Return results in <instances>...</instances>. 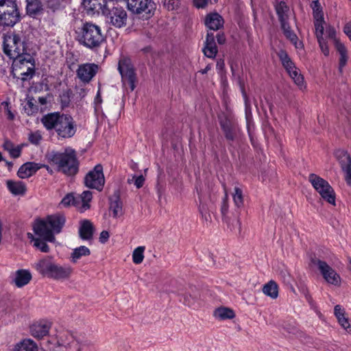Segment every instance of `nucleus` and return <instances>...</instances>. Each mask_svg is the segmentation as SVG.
Returning a JSON list of instances; mask_svg holds the SVG:
<instances>
[{"instance_id":"nucleus-1","label":"nucleus","mask_w":351,"mask_h":351,"mask_svg":"<svg viewBox=\"0 0 351 351\" xmlns=\"http://www.w3.org/2000/svg\"><path fill=\"white\" fill-rule=\"evenodd\" d=\"M40 122L47 131L54 130L58 140L71 138L77 131V124L69 114L49 112L43 116Z\"/></svg>"},{"instance_id":"nucleus-2","label":"nucleus","mask_w":351,"mask_h":351,"mask_svg":"<svg viewBox=\"0 0 351 351\" xmlns=\"http://www.w3.org/2000/svg\"><path fill=\"white\" fill-rule=\"evenodd\" d=\"M45 158L51 165L56 167L57 172L68 177L74 176L79 171L80 162L77 153L71 147H66L63 152H48L45 154Z\"/></svg>"},{"instance_id":"nucleus-3","label":"nucleus","mask_w":351,"mask_h":351,"mask_svg":"<svg viewBox=\"0 0 351 351\" xmlns=\"http://www.w3.org/2000/svg\"><path fill=\"white\" fill-rule=\"evenodd\" d=\"M75 34V40L78 43L93 51H97L106 42V37L101 27L91 21L82 22Z\"/></svg>"},{"instance_id":"nucleus-4","label":"nucleus","mask_w":351,"mask_h":351,"mask_svg":"<svg viewBox=\"0 0 351 351\" xmlns=\"http://www.w3.org/2000/svg\"><path fill=\"white\" fill-rule=\"evenodd\" d=\"M66 217L63 214L49 215L45 218H38L33 223V230L36 235L48 242H54L55 234H59L65 224Z\"/></svg>"},{"instance_id":"nucleus-5","label":"nucleus","mask_w":351,"mask_h":351,"mask_svg":"<svg viewBox=\"0 0 351 351\" xmlns=\"http://www.w3.org/2000/svg\"><path fill=\"white\" fill-rule=\"evenodd\" d=\"M34 268L43 277L58 281L67 280L73 274V269L71 266L58 264L50 256L40 259L35 263Z\"/></svg>"},{"instance_id":"nucleus-6","label":"nucleus","mask_w":351,"mask_h":351,"mask_svg":"<svg viewBox=\"0 0 351 351\" xmlns=\"http://www.w3.org/2000/svg\"><path fill=\"white\" fill-rule=\"evenodd\" d=\"M30 43L14 32H8L3 36V51L10 59L15 60L34 51L29 47Z\"/></svg>"},{"instance_id":"nucleus-7","label":"nucleus","mask_w":351,"mask_h":351,"mask_svg":"<svg viewBox=\"0 0 351 351\" xmlns=\"http://www.w3.org/2000/svg\"><path fill=\"white\" fill-rule=\"evenodd\" d=\"M35 51L28 53L22 58L12 60L11 73L14 78L23 82L31 80L35 75Z\"/></svg>"},{"instance_id":"nucleus-8","label":"nucleus","mask_w":351,"mask_h":351,"mask_svg":"<svg viewBox=\"0 0 351 351\" xmlns=\"http://www.w3.org/2000/svg\"><path fill=\"white\" fill-rule=\"evenodd\" d=\"M21 20L16 0H0V25L12 27Z\"/></svg>"},{"instance_id":"nucleus-9","label":"nucleus","mask_w":351,"mask_h":351,"mask_svg":"<svg viewBox=\"0 0 351 351\" xmlns=\"http://www.w3.org/2000/svg\"><path fill=\"white\" fill-rule=\"evenodd\" d=\"M274 8L284 35L296 48H299L300 47L298 45V38L291 29L289 23V6L283 1H278V0H276Z\"/></svg>"},{"instance_id":"nucleus-10","label":"nucleus","mask_w":351,"mask_h":351,"mask_svg":"<svg viewBox=\"0 0 351 351\" xmlns=\"http://www.w3.org/2000/svg\"><path fill=\"white\" fill-rule=\"evenodd\" d=\"M308 181L322 198L328 203L333 206L335 205V193L327 180L315 173H311L308 176Z\"/></svg>"},{"instance_id":"nucleus-11","label":"nucleus","mask_w":351,"mask_h":351,"mask_svg":"<svg viewBox=\"0 0 351 351\" xmlns=\"http://www.w3.org/2000/svg\"><path fill=\"white\" fill-rule=\"evenodd\" d=\"M118 70L121 75L123 84H128L130 90L133 91L136 88L137 77L131 60L128 57L121 58L118 63Z\"/></svg>"},{"instance_id":"nucleus-12","label":"nucleus","mask_w":351,"mask_h":351,"mask_svg":"<svg viewBox=\"0 0 351 351\" xmlns=\"http://www.w3.org/2000/svg\"><path fill=\"white\" fill-rule=\"evenodd\" d=\"M103 14L106 16L107 21L117 28L125 27L127 24L128 14L121 6H113L105 8Z\"/></svg>"},{"instance_id":"nucleus-13","label":"nucleus","mask_w":351,"mask_h":351,"mask_svg":"<svg viewBox=\"0 0 351 351\" xmlns=\"http://www.w3.org/2000/svg\"><path fill=\"white\" fill-rule=\"evenodd\" d=\"M84 182L86 187L101 191L105 184L102 165L98 164L88 171L84 177Z\"/></svg>"},{"instance_id":"nucleus-14","label":"nucleus","mask_w":351,"mask_h":351,"mask_svg":"<svg viewBox=\"0 0 351 351\" xmlns=\"http://www.w3.org/2000/svg\"><path fill=\"white\" fill-rule=\"evenodd\" d=\"M311 262L316 265L324 280L329 284L340 286L341 277L326 262L318 258H313Z\"/></svg>"},{"instance_id":"nucleus-15","label":"nucleus","mask_w":351,"mask_h":351,"mask_svg":"<svg viewBox=\"0 0 351 351\" xmlns=\"http://www.w3.org/2000/svg\"><path fill=\"white\" fill-rule=\"evenodd\" d=\"M99 66L95 63H84L78 66L76 75L84 84L90 83L99 72Z\"/></svg>"},{"instance_id":"nucleus-16","label":"nucleus","mask_w":351,"mask_h":351,"mask_svg":"<svg viewBox=\"0 0 351 351\" xmlns=\"http://www.w3.org/2000/svg\"><path fill=\"white\" fill-rule=\"evenodd\" d=\"M334 156L345 173L346 183L351 185V156L347 151L341 149H337Z\"/></svg>"},{"instance_id":"nucleus-17","label":"nucleus","mask_w":351,"mask_h":351,"mask_svg":"<svg viewBox=\"0 0 351 351\" xmlns=\"http://www.w3.org/2000/svg\"><path fill=\"white\" fill-rule=\"evenodd\" d=\"M219 122L226 139L232 145L237 136L236 125L226 117H219Z\"/></svg>"},{"instance_id":"nucleus-18","label":"nucleus","mask_w":351,"mask_h":351,"mask_svg":"<svg viewBox=\"0 0 351 351\" xmlns=\"http://www.w3.org/2000/svg\"><path fill=\"white\" fill-rule=\"evenodd\" d=\"M109 210L112 212L113 218H118L123 215V202L121 199V191L117 189L112 195L108 197Z\"/></svg>"},{"instance_id":"nucleus-19","label":"nucleus","mask_w":351,"mask_h":351,"mask_svg":"<svg viewBox=\"0 0 351 351\" xmlns=\"http://www.w3.org/2000/svg\"><path fill=\"white\" fill-rule=\"evenodd\" d=\"M95 227L88 219H83L80 221L79 237L82 240L91 242L93 240Z\"/></svg>"},{"instance_id":"nucleus-20","label":"nucleus","mask_w":351,"mask_h":351,"mask_svg":"<svg viewBox=\"0 0 351 351\" xmlns=\"http://www.w3.org/2000/svg\"><path fill=\"white\" fill-rule=\"evenodd\" d=\"M224 20L217 12L208 14L204 20L206 27L210 30L217 31L223 27Z\"/></svg>"},{"instance_id":"nucleus-21","label":"nucleus","mask_w":351,"mask_h":351,"mask_svg":"<svg viewBox=\"0 0 351 351\" xmlns=\"http://www.w3.org/2000/svg\"><path fill=\"white\" fill-rule=\"evenodd\" d=\"M202 51L207 58H215L218 52V48L215 43L214 34L213 32L207 33L206 40L204 42V47Z\"/></svg>"},{"instance_id":"nucleus-22","label":"nucleus","mask_w":351,"mask_h":351,"mask_svg":"<svg viewBox=\"0 0 351 351\" xmlns=\"http://www.w3.org/2000/svg\"><path fill=\"white\" fill-rule=\"evenodd\" d=\"M40 169H41L40 163L27 162L20 167L17 176L21 179L28 178L36 173Z\"/></svg>"},{"instance_id":"nucleus-23","label":"nucleus","mask_w":351,"mask_h":351,"mask_svg":"<svg viewBox=\"0 0 351 351\" xmlns=\"http://www.w3.org/2000/svg\"><path fill=\"white\" fill-rule=\"evenodd\" d=\"M26 13L32 18H36L43 13V5L41 0H26Z\"/></svg>"},{"instance_id":"nucleus-24","label":"nucleus","mask_w":351,"mask_h":351,"mask_svg":"<svg viewBox=\"0 0 351 351\" xmlns=\"http://www.w3.org/2000/svg\"><path fill=\"white\" fill-rule=\"evenodd\" d=\"M32 278L30 271L27 269H19L15 272L12 282L18 287L21 288L27 285Z\"/></svg>"},{"instance_id":"nucleus-25","label":"nucleus","mask_w":351,"mask_h":351,"mask_svg":"<svg viewBox=\"0 0 351 351\" xmlns=\"http://www.w3.org/2000/svg\"><path fill=\"white\" fill-rule=\"evenodd\" d=\"M82 4L84 9L93 12H99L101 10L103 13L104 9L108 6L107 1L101 0H83Z\"/></svg>"},{"instance_id":"nucleus-26","label":"nucleus","mask_w":351,"mask_h":351,"mask_svg":"<svg viewBox=\"0 0 351 351\" xmlns=\"http://www.w3.org/2000/svg\"><path fill=\"white\" fill-rule=\"evenodd\" d=\"M6 184L9 191L14 195H23L26 193V185L22 181L8 180L6 182Z\"/></svg>"},{"instance_id":"nucleus-27","label":"nucleus","mask_w":351,"mask_h":351,"mask_svg":"<svg viewBox=\"0 0 351 351\" xmlns=\"http://www.w3.org/2000/svg\"><path fill=\"white\" fill-rule=\"evenodd\" d=\"M38 346L30 339H25L17 343L13 351H38Z\"/></svg>"},{"instance_id":"nucleus-28","label":"nucleus","mask_w":351,"mask_h":351,"mask_svg":"<svg viewBox=\"0 0 351 351\" xmlns=\"http://www.w3.org/2000/svg\"><path fill=\"white\" fill-rule=\"evenodd\" d=\"M334 313L338 320V322L343 329H348L350 327L349 319L345 316V310L342 308L339 304L335 306Z\"/></svg>"},{"instance_id":"nucleus-29","label":"nucleus","mask_w":351,"mask_h":351,"mask_svg":"<svg viewBox=\"0 0 351 351\" xmlns=\"http://www.w3.org/2000/svg\"><path fill=\"white\" fill-rule=\"evenodd\" d=\"M335 48L340 55L339 71V73H342L343 68L346 65L348 59L347 49L345 45L341 43H337V47Z\"/></svg>"},{"instance_id":"nucleus-30","label":"nucleus","mask_w":351,"mask_h":351,"mask_svg":"<svg viewBox=\"0 0 351 351\" xmlns=\"http://www.w3.org/2000/svg\"><path fill=\"white\" fill-rule=\"evenodd\" d=\"M277 55L283 66L287 72L293 69L295 66L294 62L291 60L287 52L285 50L280 49Z\"/></svg>"},{"instance_id":"nucleus-31","label":"nucleus","mask_w":351,"mask_h":351,"mask_svg":"<svg viewBox=\"0 0 351 351\" xmlns=\"http://www.w3.org/2000/svg\"><path fill=\"white\" fill-rule=\"evenodd\" d=\"M263 292L271 298L276 299L278 296V286L275 281L270 280L263 286Z\"/></svg>"},{"instance_id":"nucleus-32","label":"nucleus","mask_w":351,"mask_h":351,"mask_svg":"<svg viewBox=\"0 0 351 351\" xmlns=\"http://www.w3.org/2000/svg\"><path fill=\"white\" fill-rule=\"evenodd\" d=\"M214 316L221 320L232 319L235 316L234 311L228 307H219L214 311Z\"/></svg>"},{"instance_id":"nucleus-33","label":"nucleus","mask_w":351,"mask_h":351,"mask_svg":"<svg viewBox=\"0 0 351 351\" xmlns=\"http://www.w3.org/2000/svg\"><path fill=\"white\" fill-rule=\"evenodd\" d=\"M77 198L80 199V204L82 203L81 206L79 207L81 212H84L90 208V205L89 202L93 198V193L91 191H85L79 197H77Z\"/></svg>"},{"instance_id":"nucleus-34","label":"nucleus","mask_w":351,"mask_h":351,"mask_svg":"<svg viewBox=\"0 0 351 351\" xmlns=\"http://www.w3.org/2000/svg\"><path fill=\"white\" fill-rule=\"evenodd\" d=\"M90 254V250L84 245H81L73 250L71 255V261L73 263H76L81 257L89 256Z\"/></svg>"},{"instance_id":"nucleus-35","label":"nucleus","mask_w":351,"mask_h":351,"mask_svg":"<svg viewBox=\"0 0 351 351\" xmlns=\"http://www.w3.org/2000/svg\"><path fill=\"white\" fill-rule=\"evenodd\" d=\"M71 0H47V8L52 12L64 8L71 3Z\"/></svg>"},{"instance_id":"nucleus-36","label":"nucleus","mask_w":351,"mask_h":351,"mask_svg":"<svg viewBox=\"0 0 351 351\" xmlns=\"http://www.w3.org/2000/svg\"><path fill=\"white\" fill-rule=\"evenodd\" d=\"M27 237L34 241V245L42 252L47 253L49 252V247L46 243L47 241H45L40 237L35 238L31 233H28Z\"/></svg>"},{"instance_id":"nucleus-37","label":"nucleus","mask_w":351,"mask_h":351,"mask_svg":"<svg viewBox=\"0 0 351 351\" xmlns=\"http://www.w3.org/2000/svg\"><path fill=\"white\" fill-rule=\"evenodd\" d=\"M73 95V91L70 88L64 90L61 93L60 95V104L62 109L69 106Z\"/></svg>"},{"instance_id":"nucleus-38","label":"nucleus","mask_w":351,"mask_h":351,"mask_svg":"<svg viewBox=\"0 0 351 351\" xmlns=\"http://www.w3.org/2000/svg\"><path fill=\"white\" fill-rule=\"evenodd\" d=\"M60 204L64 207L73 205L75 207H80V199L74 197L72 193L66 195L60 202Z\"/></svg>"},{"instance_id":"nucleus-39","label":"nucleus","mask_w":351,"mask_h":351,"mask_svg":"<svg viewBox=\"0 0 351 351\" xmlns=\"http://www.w3.org/2000/svg\"><path fill=\"white\" fill-rule=\"evenodd\" d=\"M325 23L324 19H314V26L315 29V34L317 38L324 37V24Z\"/></svg>"},{"instance_id":"nucleus-40","label":"nucleus","mask_w":351,"mask_h":351,"mask_svg":"<svg viewBox=\"0 0 351 351\" xmlns=\"http://www.w3.org/2000/svg\"><path fill=\"white\" fill-rule=\"evenodd\" d=\"M34 99L33 97L29 98L26 105L24 106L25 112L27 115H32L38 112L39 108L38 106L34 102Z\"/></svg>"},{"instance_id":"nucleus-41","label":"nucleus","mask_w":351,"mask_h":351,"mask_svg":"<svg viewBox=\"0 0 351 351\" xmlns=\"http://www.w3.org/2000/svg\"><path fill=\"white\" fill-rule=\"evenodd\" d=\"M53 323L47 319H40L34 322L30 326V329H50L52 327Z\"/></svg>"},{"instance_id":"nucleus-42","label":"nucleus","mask_w":351,"mask_h":351,"mask_svg":"<svg viewBox=\"0 0 351 351\" xmlns=\"http://www.w3.org/2000/svg\"><path fill=\"white\" fill-rule=\"evenodd\" d=\"M144 246H139L133 251L132 261L135 264H140L143 262L144 258Z\"/></svg>"},{"instance_id":"nucleus-43","label":"nucleus","mask_w":351,"mask_h":351,"mask_svg":"<svg viewBox=\"0 0 351 351\" xmlns=\"http://www.w3.org/2000/svg\"><path fill=\"white\" fill-rule=\"evenodd\" d=\"M233 201L237 208H240L243 205V191L239 187H234Z\"/></svg>"},{"instance_id":"nucleus-44","label":"nucleus","mask_w":351,"mask_h":351,"mask_svg":"<svg viewBox=\"0 0 351 351\" xmlns=\"http://www.w3.org/2000/svg\"><path fill=\"white\" fill-rule=\"evenodd\" d=\"M287 73L298 86H301L303 85L304 77L300 73H299L298 69L296 67H295L291 71H289V72Z\"/></svg>"},{"instance_id":"nucleus-45","label":"nucleus","mask_w":351,"mask_h":351,"mask_svg":"<svg viewBox=\"0 0 351 351\" xmlns=\"http://www.w3.org/2000/svg\"><path fill=\"white\" fill-rule=\"evenodd\" d=\"M238 83L241 89V92L242 93L243 98L244 99L245 102V112L246 114H247L248 110L250 111V103L249 101V98L247 97V95L246 93L245 89V84L243 80L241 78H239Z\"/></svg>"},{"instance_id":"nucleus-46","label":"nucleus","mask_w":351,"mask_h":351,"mask_svg":"<svg viewBox=\"0 0 351 351\" xmlns=\"http://www.w3.org/2000/svg\"><path fill=\"white\" fill-rule=\"evenodd\" d=\"M311 8L313 9V19L324 18L322 8L318 0L312 2Z\"/></svg>"},{"instance_id":"nucleus-47","label":"nucleus","mask_w":351,"mask_h":351,"mask_svg":"<svg viewBox=\"0 0 351 351\" xmlns=\"http://www.w3.org/2000/svg\"><path fill=\"white\" fill-rule=\"evenodd\" d=\"M228 194L226 193L224 195V197L222 199L221 204V213L223 216V217H226L228 213Z\"/></svg>"},{"instance_id":"nucleus-48","label":"nucleus","mask_w":351,"mask_h":351,"mask_svg":"<svg viewBox=\"0 0 351 351\" xmlns=\"http://www.w3.org/2000/svg\"><path fill=\"white\" fill-rule=\"evenodd\" d=\"M326 33L327 36L334 41L335 47H337V43H341L339 40L336 37V30L334 27L331 25L326 27Z\"/></svg>"},{"instance_id":"nucleus-49","label":"nucleus","mask_w":351,"mask_h":351,"mask_svg":"<svg viewBox=\"0 0 351 351\" xmlns=\"http://www.w3.org/2000/svg\"><path fill=\"white\" fill-rule=\"evenodd\" d=\"M133 180H134V184L136 186V188L140 189L143 186L145 180L143 175H140V176L134 175L132 180H130V179L128 180V182L129 184H130Z\"/></svg>"},{"instance_id":"nucleus-50","label":"nucleus","mask_w":351,"mask_h":351,"mask_svg":"<svg viewBox=\"0 0 351 351\" xmlns=\"http://www.w3.org/2000/svg\"><path fill=\"white\" fill-rule=\"evenodd\" d=\"M163 4L168 10H174L179 8L180 2V0H165Z\"/></svg>"},{"instance_id":"nucleus-51","label":"nucleus","mask_w":351,"mask_h":351,"mask_svg":"<svg viewBox=\"0 0 351 351\" xmlns=\"http://www.w3.org/2000/svg\"><path fill=\"white\" fill-rule=\"evenodd\" d=\"M317 39L322 53L324 56H328L329 55V48L326 40L324 37Z\"/></svg>"},{"instance_id":"nucleus-52","label":"nucleus","mask_w":351,"mask_h":351,"mask_svg":"<svg viewBox=\"0 0 351 351\" xmlns=\"http://www.w3.org/2000/svg\"><path fill=\"white\" fill-rule=\"evenodd\" d=\"M41 139L42 136L38 132L31 133L29 136V142L34 145H38Z\"/></svg>"},{"instance_id":"nucleus-53","label":"nucleus","mask_w":351,"mask_h":351,"mask_svg":"<svg viewBox=\"0 0 351 351\" xmlns=\"http://www.w3.org/2000/svg\"><path fill=\"white\" fill-rule=\"evenodd\" d=\"M199 212L201 214L202 219L205 221H208L210 218V215L206 212V208L204 205H199Z\"/></svg>"},{"instance_id":"nucleus-54","label":"nucleus","mask_w":351,"mask_h":351,"mask_svg":"<svg viewBox=\"0 0 351 351\" xmlns=\"http://www.w3.org/2000/svg\"><path fill=\"white\" fill-rule=\"evenodd\" d=\"M49 330H32V335L37 339H43L48 335Z\"/></svg>"},{"instance_id":"nucleus-55","label":"nucleus","mask_w":351,"mask_h":351,"mask_svg":"<svg viewBox=\"0 0 351 351\" xmlns=\"http://www.w3.org/2000/svg\"><path fill=\"white\" fill-rule=\"evenodd\" d=\"M11 157L14 158H17L21 156V147L20 146H17L16 147H14L9 152Z\"/></svg>"},{"instance_id":"nucleus-56","label":"nucleus","mask_w":351,"mask_h":351,"mask_svg":"<svg viewBox=\"0 0 351 351\" xmlns=\"http://www.w3.org/2000/svg\"><path fill=\"white\" fill-rule=\"evenodd\" d=\"M110 234L109 232L106 230H103L100 234H99V241L101 243H106L108 239H109Z\"/></svg>"},{"instance_id":"nucleus-57","label":"nucleus","mask_w":351,"mask_h":351,"mask_svg":"<svg viewBox=\"0 0 351 351\" xmlns=\"http://www.w3.org/2000/svg\"><path fill=\"white\" fill-rule=\"evenodd\" d=\"M217 38V43L219 45H223L226 43V36H225V34L223 32H219L218 33L216 36H215V38Z\"/></svg>"},{"instance_id":"nucleus-58","label":"nucleus","mask_w":351,"mask_h":351,"mask_svg":"<svg viewBox=\"0 0 351 351\" xmlns=\"http://www.w3.org/2000/svg\"><path fill=\"white\" fill-rule=\"evenodd\" d=\"M343 32L351 40V21L347 23L343 27Z\"/></svg>"},{"instance_id":"nucleus-59","label":"nucleus","mask_w":351,"mask_h":351,"mask_svg":"<svg viewBox=\"0 0 351 351\" xmlns=\"http://www.w3.org/2000/svg\"><path fill=\"white\" fill-rule=\"evenodd\" d=\"M3 147L5 150L10 152L14 148V144L9 140H5L3 144Z\"/></svg>"},{"instance_id":"nucleus-60","label":"nucleus","mask_w":351,"mask_h":351,"mask_svg":"<svg viewBox=\"0 0 351 351\" xmlns=\"http://www.w3.org/2000/svg\"><path fill=\"white\" fill-rule=\"evenodd\" d=\"M195 5L198 8H204L207 5V0H194Z\"/></svg>"},{"instance_id":"nucleus-61","label":"nucleus","mask_w":351,"mask_h":351,"mask_svg":"<svg viewBox=\"0 0 351 351\" xmlns=\"http://www.w3.org/2000/svg\"><path fill=\"white\" fill-rule=\"evenodd\" d=\"M102 102V99H101V91H100V88H99L97 93V95L95 97V100H94V103L95 104L96 106L100 105Z\"/></svg>"},{"instance_id":"nucleus-62","label":"nucleus","mask_w":351,"mask_h":351,"mask_svg":"<svg viewBox=\"0 0 351 351\" xmlns=\"http://www.w3.org/2000/svg\"><path fill=\"white\" fill-rule=\"evenodd\" d=\"M303 293L304 294V296H305V298L306 300L310 303L311 304L312 302H313V298L308 291V290L307 289H305L303 290Z\"/></svg>"},{"instance_id":"nucleus-63","label":"nucleus","mask_w":351,"mask_h":351,"mask_svg":"<svg viewBox=\"0 0 351 351\" xmlns=\"http://www.w3.org/2000/svg\"><path fill=\"white\" fill-rule=\"evenodd\" d=\"M6 112H7V114H8V119L9 120H13L14 119V114L12 112L11 110H10V108L8 106V104L7 103L6 104Z\"/></svg>"},{"instance_id":"nucleus-64","label":"nucleus","mask_w":351,"mask_h":351,"mask_svg":"<svg viewBox=\"0 0 351 351\" xmlns=\"http://www.w3.org/2000/svg\"><path fill=\"white\" fill-rule=\"evenodd\" d=\"M217 69L220 70V71H222L224 67H225V63H224V61L223 60H219L217 62Z\"/></svg>"}]
</instances>
